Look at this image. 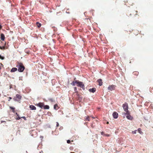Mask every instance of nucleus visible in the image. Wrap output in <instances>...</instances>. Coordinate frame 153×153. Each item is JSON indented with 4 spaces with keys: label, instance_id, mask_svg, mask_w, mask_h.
Returning <instances> with one entry per match:
<instances>
[{
    "label": "nucleus",
    "instance_id": "423d86ee",
    "mask_svg": "<svg viewBox=\"0 0 153 153\" xmlns=\"http://www.w3.org/2000/svg\"><path fill=\"white\" fill-rule=\"evenodd\" d=\"M96 88H94L93 87L92 88H90L89 89V91L90 92H92V93H94L96 91Z\"/></svg>",
    "mask_w": 153,
    "mask_h": 153
},
{
    "label": "nucleus",
    "instance_id": "5701e85b",
    "mask_svg": "<svg viewBox=\"0 0 153 153\" xmlns=\"http://www.w3.org/2000/svg\"><path fill=\"white\" fill-rule=\"evenodd\" d=\"M0 59H1L2 60H3V59H4V57L1 56V55L0 54Z\"/></svg>",
    "mask_w": 153,
    "mask_h": 153
},
{
    "label": "nucleus",
    "instance_id": "c756f323",
    "mask_svg": "<svg viewBox=\"0 0 153 153\" xmlns=\"http://www.w3.org/2000/svg\"><path fill=\"white\" fill-rule=\"evenodd\" d=\"M105 136L107 137H108L109 136V135L108 134H105Z\"/></svg>",
    "mask_w": 153,
    "mask_h": 153
},
{
    "label": "nucleus",
    "instance_id": "f704fd0d",
    "mask_svg": "<svg viewBox=\"0 0 153 153\" xmlns=\"http://www.w3.org/2000/svg\"><path fill=\"white\" fill-rule=\"evenodd\" d=\"M19 80H22V78H21L20 77H19Z\"/></svg>",
    "mask_w": 153,
    "mask_h": 153
},
{
    "label": "nucleus",
    "instance_id": "f257e3e1",
    "mask_svg": "<svg viewBox=\"0 0 153 153\" xmlns=\"http://www.w3.org/2000/svg\"><path fill=\"white\" fill-rule=\"evenodd\" d=\"M16 67L18 68V71L20 72H22L25 69L24 66L22 63H19Z\"/></svg>",
    "mask_w": 153,
    "mask_h": 153
},
{
    "label": "nucleus",
    "instance_id": "4c0bfd02",
    "mask_svg": "<svg viewBox=\"0 0 153 153\" xmlns=\"http://www.w3.org/2000/svg\"><path fill=\"white\" fill-rule=\"evenodd\" d=\"M66 13H69V12H66Z\"/></svg>",
    "mask_w": 153,
    "mask_h": 153
},
{
    "label": "nucleus",
    "instance_id": "20e7f679",
    "mask_svg": "<svg viewBox=\"0 0 153 153\" xmlns=\"http://www.w3.org/2000/svg\"><path fill=\"white\" fill-rule=\"evenodd\" d=\"M77 84V86L80 87H81L82 86H83V85L84 84L83 83V82L81 81H79L78 80H77L76 81Z\"/></svg>",
    "mask_w": 153,
    "mask_h": 153
},
{
    "label": "nucleus",
    "instance_id": "473e14b6",
    "mask_svg": "<svg viewBox=\"0 0 153 153\" xmlns=\"http://www.w3.org/2000/svg\"><path fill=\"white\" fill-rule=\"evenodd\" d=\"M2 28V26L0 24V29Z\"/></svg>",
    "mask_w": 153,
    "mask_h": 153
},
{
    "label": "nucleus",
    "instance_id": "7c9ffc66",
    "mask_svg": "<svg viewBox=\"0 0 153 153\" xmlns=\"http://www.w3.org/2000/svg\"><path fill=\"white\" fill-rule=\"evenodd\" d=\"M9 100H8V101H10V100L12 99V98L11 97H9Z\"/></svg>",
    "mask_w": 153,
    "mask_h": 153
},
{
    "label": "nucleus",
    "instance_id": "e433bc0d",
    "mask_svg": "<svg viewBox=\"0 0 153 153\" xmlns=\"http://www.w3.org/2000/svg\"><path fill=\"white\" fill-rule=\"evenodd\" d=\"M40 137L42 138H43V137L41 136H40Z\"/></svg>",
    "mask_w": 153,
    "mask_h": 153
},
{
    "label": "nucleus",
    "instance_id": "9d476101",
    "mask_svg": "<svg viewBox=\"0 0 153 153\" xmlns=\"http://www.w3.org/2000/svg\"><path fill=\"white\" fill-rule=\"evenodd\" d=\"M29 107L30 109L31 110H35L36 109V107L33 105H30Z\"/></svg>",
    "mask_w": 153,
    "mask_h": 153
},
{
    "label": "nucleus",
    "instance_id": "6ab92c4d",
    "mask_svg": "<svg viewBox=\"0 0 153 153\" xmlns=\"http://www.w3.org/2000/svg\"><path fill=\"white\" fill-rule=\"evenodd\" d=\"M16 114H17V116H18V117L16 118V119L17 120H19L20 119V117H19V115L17 114V113H16Z\"/></svg>",
    "mask_w": 153,
    "mask_h": 153
},
{
    "label": "nucleus",
    "instance_id": "f8f14e48",
    "mask_svg": "<svg viewBox=\"0 0 153 153\" xmlns=\"http://www.w3.org/2000/svg\"><path fill=\"white\" fill-rule=\"evenodd\" d=\"M17 69L16 68H12L10 71V72H13L16 71L17 70Z\"/></svg>",
    "mask_w": 153,
    "mask_h": 153
},
{
    "label": "nucleus",
    "instance_id": "dca6fc26",
    "mask_svg": "<svg viewBox=\"0 0 153 153\" xmlns=\"http://www.w3.org/2000/svg\"><path fill=\"white\" fill-rule=\"evenodd\" d=\"M36 24L37 25V27L39 28L41 26V24L38 22H36Z\"/></svg>",
    "mask_w": 153,
    "mask_h": 153
},
{
    "label": "nucleus",
    "instance_id": "cd10ccee",
    "mask_svg": "<svg viewBox=\"0 0 153 153\" xmlns=\"http://www.w3.org/2000/svg\"><path fill=\"white\" fill-rule=\"evenodd\" d=\"M59 126V123L58 122H56V126L57 127H58Z\"/></svg>",
    "mask_w": 153,
    "mask_h": 153
},
{
    "label": "nucleus",
    "instance_id": "2eb2a0df",
    "mask_svg": "<svg viewBox=\"0 0 153 153\" xmlns=\"http://www.w3.org/2000/svg\"><path fill=\"white\" fill-rule=\"evenodd\" d=\"M76 81H77V80L73 81L72 83H71V84L73 86H75V84H77V82Z\"/></svg>",
    "mask_w": 153,
    "mask_h": 153
},
{
    "label": "nucleus",
    "instance_id": "aec40b11",
    "mask_svg": "<svg viewBox=\"0 0 153 153\" xmlns=\"http://www.w3.org/2000/svg\"><path fill=\"white\" fill-rule=\"evenodd\" d=\"M85 120L89 121V118L88 116L86 117V118L85 119Z\"/></svg>",
    "mask_w": 153,
    "mask_h": 153
},
{
    "label": "nucleus",
    "instance_id": "79ce46f5",
    "mask_svg": "<svg viewBox=\"0 0 153 153\" xmlns=\"http://www.w3.org/2000/svg\"><path fill=\"white\" fill-rule=\"evenodd\" d=\"M40 153H41V152H40Z\"/></svg>",
    "mask_w": 153,
    "mask_h": 153
},
{
    "label": "nucleus",
    "instance_id": "9b49d317",
    "mask_svg": "<svg viewBox=\"0 0 153 153\" xmlns=\"http://www.w3.org/2000/svg\"><path fill=\"white\" fill-rule=\"evenodd\" d=\"M127 115L126 116V118L128 120H131L132 119L133 117H131V116L129 115V114H127Z\"/></svg>",
    "mask_w": 153,
    "mask_h": 153
},
{
    "label": "nucleus",
    "instance_id": "f03ea898",
    "mask_svg": "<svg viewBox=\"0 0 153 153\" xmlns=\"http://www.w3.org/2000/svg\"><path fill=\"white\" fill-rule=\"evenodd\" d=\"M123 107L125 111L126 112L125 114H130L128 110V106L127 103L125 102L123 104Z\"/></svg>",
    "mask_w": 153,
    "mask_h": 153
},
{
    "label": "nucleus",
    "instance_id": "bb28decb",
    "mask_svg": "<svg viewBox=\"0 0 153 153\" xmlns=\"http://www.w3.org/2000/svg\"><path fill=\"white\" fill-rule=\"evenodd\" d=\"M101 135H104V136L105 135V134H104V132H101Z\"/></svg>",
    "mask_w": 153,
    "mask_h": 153
},
{
    "label": "nucleus",
    "instance_id": "58836bf2",
    "mask_svg": "<svg viewBox=\"0 0 153 153\" xmlns=\"http://www.w3.org/2000/svg\"><path fill=\"white\" fill-rule=\"evenodd\" d=\"M26 153H27V151H26Z\"/></svg>",
    "mask_w": 153,
    "mask_h": 153
},
{
    "label": "nucleus",
    "instance_id": "6e6552de",
    "mask_svg": "<svg viewBox=\"0 0 153 153\" xmlns=\"http://www.w3.org/2000/svg\"><path fill=\"white\" fill-rule=\"evenodd\" d=\"M114 85H111L109 86L108 87V90L111 91H112L114 90Z\"/></svg>",
    "mask_w": 153,
    "mask_h": 153
},
{
    "label": "nucleus",
    "instance_id": "72a5a7b5",
    "mask_svg": "<svg viewBox=\"0 0 153 153\" xmlns=\"http://www.w3.org/2000/svg\"><path fill=\"white\" fill-rule=\"evenodd\" d=\"M5 122V121H1V123H3V122Z\"/></svg>",
    "mask_w": 153,
    "mask_h": 153
},
{
    "label": "nucleus",
    "instance_id": "a19ab883",
    "mask_svg": "<svg viewBox=\"0 0 153 153\" xmlns=\"http://www.w3.org/2000/svg\"><path fill=\"white\" fill-rule=\"evenodd\" d=\"M0 48H1V47L0 46Z\"/></svg>",
    "mask_w": 153,
    "mask_h": 153
},
{
    "label": "nucleus",
    "instance_id": "39448f33",
    "mask_svg": "<svg viewBox=\"0 0 153 153\" xmlns=\"http://www.w3.org/2000/svg\"><path fill=\"white\" fill-rule=\"evenodd\" d=\"M112 115L113 117L115 119L117 118L118 117V114L116 112H114L113 113Z\"/></svg>",
    "mask_w": 153,
    "mask_h": 153
},
{
    "label": "nucleus",
    "instance_id": "c85d7f7f",
    "mask_svg": "<svg viewBox=\"0 0 153 153\" xmlns=\"http://www.w3.org/2000/svg\"><path fill=\"white\" fill-rule=\"evenodd\" d=\"M22 118H23L25 120H26V117L24 116L22 117Z\"/></svg>",
    "mask_w": 153,
    "mask_h": 153
},
{
    "label": "nucleus",
    "instance_id": "f3484780",
    "mask_svg": "<svg viewBox=\"0 0 153 153\" xmlns=\"http://www.w3.org/2000/svg\"><path fill=\"white\" fill-rule=\"evenodd\" d=\"M74 91L75 92L77 93V95H78V91L77 90L76 88V87H74Z\"/></svg>",
    "mask_w": 153,
    "mask_h": 153
},
{
    "label": "nucleus",
    "instance_id": "ea45409f",
    "mask_svg": "<svg viewBox=\"0 0 153 153\" xmlns=\"http://www.w3.org/2000/svg\"><path fill=\"white\" fill-rule=\"evenodd\" d=\"M70 153H74V152H70Z\"/></svg>",
    "mask_w": 153,
    "mask_h": 153
},
{
    "label": "nucleus",
    "instance_id": "4468645a",
    "mask_svg": "<svg viewBox=\"0 0 153 153\" xmlns=\"http://www.w3.org/2000/svg\"><path fill=\"white\" fill-rule=\"evenodd\" d=\"M43 108L45 109H48L49 108V106L48 105H44Z\"/></svg>",
    "mask_w": 153,
    "mask_h": 153
},
{
    "label": "nucleus",
    "instance_id": "412c9836",
    "mask_svg": "<svg viewBox=\"0 0 153 153\" xmlns=\"http://www.w3.org/2000/svg\"><path fill=\"white\" fill-rule=\"evenodd\" d=\"M83 86H82L81 87V88H82V89L84 90H85V86H84V84L83 85Z\"/></svg>",
    "mask_w": 153,
    "mask_h": 153
},
{
    "label": "nucleus",
    "instance_id": "0eeeda50",
    "mask_svg": "<svg viewBox=\"0 0 153 153\" xmlns=\"http://www.w3.org/2000/svg\"><path fill=\"white\" fill-rule=\"evenodd\" d=\"M44 105V103L42 102H40L37 104V106L40 107L41 108H43Z\"/></svg>",
    "mask_w": 153,
    "mask_h": 153
},
{
    "label": "nucleus",
    "instance_id": "2f4dec72",
    "mask_svg": "<svg viewBox=\"0 0 153 153\" xmlns=\"http://www.w3.org/2000/svg\"><path fill=\"white\" fill-rule=\"evenodd\" d=\"M50 100L52 102H53V99H50Z\"/></svg>",
    "mask_w": 153,
    "mask_h": 153
},
{
    "label": "nucleus",
    "instance_id": "ddd939ff",
    "mask_svg": "<svg viewBox=\"0 0 153 153\" xmlns=\"http://www.w3.org/2000/svg\"><path fill=\"white\" fill-rule=\"evenodd\" d=\"M1 40L4 41L5 39V36L4 34L3 33L1 34Z\"/></svg>",
    "mask_w": 153,
    "mask_h": 153
},
{
    "label": "nucleus",
    "instance_id": "393cba45",
    "mask_svg": "<svg viewBox=\"0 0 153 153\" xmlns=\"http://www.w3.org/2000/svg\"><path fill=\"white\" fill-rule=\"evenodd\" d=\"M10 108L13 111H14L15 109V108H14L12 107H10Z\"/></svg>",
    "mask_w": 153,
    "mask_h": 153
},
{
    "label": "nucleus",
    "instance_id": "a211bd4d",
    "mask_svg": "<svg viewBox=\"0 0 153 153\" xmlns=\"http://www.w3.org/2000/svg\"><path fill=\"white\" fill-rule=\"evenodd\" d=\"M57 107V104H55L54 106V108L55 110H57V108H56V107Z\"/></svg>",
    "mask_w": 153,
    "mask_h": 153
},
{
    "label": "nucleus",
    "instance_id": "1a4fd4ad",
    "mask_svg": "<svg viewBox=\"0 0 153 153\" xmlns=\"http://www.w3.org/2000/svg\"><path fill=\"white\" fill-rule=\"evenodd\" d=\"M97 82L99 83L100 86H101L102 85V79H99L97 80Z\"/></svg>",
    "mask_w": 153,
    "mask_h": 153
},
{
    "label": "nucleus",
    "instance_id": "c9c22d12",
    "mask_svg": "<svg viewBox=\"0 0 153 153\" xmlns=\"http://www.w3.org/2000/svg\"><path fill=\"white\" fill-rule=\"evenodd\" d=\"M106 123L107 124H108L109 123V122H107V123Z\"/></svg>",
    "mask_w": 153,
    "mask_h": 153
},
{
    "label": "nucleus",
    "instance_id": "4be33fe9",
    "mask_svg": "<svg viewBox=\"0 0 153 153\" xmlns=\"http://www.w3.org/2000/svg\"><path fill=\"white\" fill-rule=\"evenodd\" d=\"M137 130L133 131L132 133L133 134H136V133Z\"/></svg>",
    "mask_w": 153,
    "mask_h": 153
},
{
    "label": "nucleus",
    "instance_id": "7ed1b4c3",
    "mask_svg": "<svg viewBox=\"0 0 153 153\" xmlns=\"http://www.w3.org/2000/svg\"><path fill=\"white\" fill-rule=\"evenodd\" d=\"M22 97V96L20 95L17 94L16 95V97L13 98V100L15 101L20 103Z\"/></svg>",
    "mask_w": 153,
    "mask_h": 153
},
{
    "label": "nucleus",
    "instance_id": "b1692460",
    "mask_svg": "<svg viewBox=\"0 0 153 153\" xmlns=\"http://www.w3.org/2000/svg\"><path fill=\"white\" fill-rule=\"evenodd\" d=\"M141 129L140 128H139L138 129V131H139V132L140 134H141L142 133V131H140V130Z\"/></svg>",
    "mask_w": 153,
    "mask_h": 153
},
{
    "label": "nucleus",
    "instance_id": "a878e982",
    "mask_svg": "<svg viewBox=\"0 0 153 153\" xmlns=\"http://www.w3.org/2000/svg\"><path fill=\"white\" fill-rule=\"evenodd\" d=\"M67 142L68 143H71V141L68 140H67Z\"/></svg>",
    "mask_w": 153,
    "mask_h": 153
}]
</instances>
